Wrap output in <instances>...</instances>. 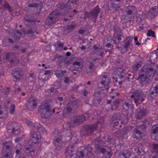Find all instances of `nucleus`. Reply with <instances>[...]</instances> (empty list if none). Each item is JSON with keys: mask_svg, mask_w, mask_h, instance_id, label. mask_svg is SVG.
Here are the masks:
<instances>
[{"mask_svg": "<svg viewBox=\"0 0 158 158\" xmlns=\"http://www.w3.org/2000/svg\"><path fill=\"white\" fill-rule=\"evenodd\" d=\"M31 135L32 139L25 142L24 151L27 156H32L35 154V151H38L41 150L42 138L39 131H31Z\"/></svg>", "mask_w": 158, "mask_h": 158, "instance_id": "1", "label": "nucleus"}, {"mask_svg": "<svg viewBox=\"0 0 158 158\" xmlns=\"http://www.w3.org/2000/svg\"><path fill=\"white\" fill-rule=\"evenodd\" d=\"M108 74L107 73H103L100 76L99 79V83L98 87L99 90L95 92L94 96V101L97 102V103H93L92 106L97 107L100 104L101 101V94L102 93H107L109 88L110 83V79L108 77Z\"/></svg>", "mask_w": 158, "mask_h": 158, "instance_id": "2", "label": "nucleus"}, {"mask_svg": "<svg viewBox=\"0 0 158 158\" xmlns=\"http://www.w3.org/2000/svg\"><path fill=\"white\" fill-rule=\"evenodd\" d=\"M104 138L99 136L94 140L96 149L103 155L104 158H110L112 155L111 147L104 145Z\"/></svg>", "mask_w": 158, "mask_h": 158, "instance_id": "3", "label": "nucleus"}, {"mask_svg": "<svg viewBox=\"0 0 158 158\" xmlns=\"http://www.w3.org/2000/svg\"><path fill=\"white\" fill-rule=\"evenodd\" d=\"M141 71L142 72L139 74L137 80L142 86L146 85L157 73V70L152 68H148L144 71L141 69Z\"/></svg>", "mask_w": 158, "mask_h": 158, "instance_id": "4", "label": "nucleus"}, {"mask_svg": "<svg viewBox=\"0 0 158 158\" xmlns=\"http://www.w3.org/2000/svg\"><path fill=\"white\" fill-rule=\"evenodd\" d=\"M65 142L69 141L71 140L72 143H70L69 146L66 148L65 153L67 156L71 157L73 154V152L74 151L73 147L76 143H78L79 142L78 139L77 137L72 136V132L69 130H67V132L65 136Z\"/></svg>", "mask_w": 158, "mask_h": 158, "instance_id": "5", "label": "nucleus"}, {"mask_svg": "<svg viewBox=\"0 0 158 158\" xmlns=\"http://www.w3.org/2000/svg\"><path fill=\"white\" fill-rule=\"evenodd\" d=\"M104 122V118L102 117L94 125H86L84 126L81 131V135H89L93 133L99 127H102Z\"/></svg>", "mask_w": 158, "mask_h": 158, "instance_id": "6", "label": "nucleus"}, {"mask_svg": "<svg viewBox=\"0 0 158 158\" xmlns=\"http://www.w3.org/2000/svg\"><path fill=\"white\" fill-rule=\"evenodd\" d=\"M128 122V119L127 118H125L124 121H121V124L119 125V127L120 128L123 127V129L122 130L119 129L114 134V135L116 136L119 140L118 145L120 147L123 146V139L124 138V136L127 133L128 131L127 128L126 127Z\"/></svg>", "mask_w": 158, "mask_h": 158, "instance_id": "7", "label": "nucleus"}, {"mask_svg": "<svg viewBox=\"0 0 158 158\" xmlns=\"http://www.w3.org/2000/svg\"><path fill=\"white\" fill-rule=\"evenodd\" d=\"M51 107L48 101H44L38 107V112L42 117L48 118L51 115Z\"/></svg>", "mask_w": 158, "mask_h": 158, "instance_id": "8", "label": "nucleus"}, {"mask_svg": "<svg viewBox=\"0 0 158 158\" xmlns=\"http://www.w3.org/2000/svg\"><path fill=\"white\" fill-rule=\"evenodd\" d=\"M80 105V102L77 101H72L66 104L63 110V115L64 117L69 118L72 114L74 112Z\"/></svg>", "mask_w": 158, "mask_h": 158, "instance_id": "9", "label": "nucleus"}, {"mask_svg": "<svg viewBox=\"0 0 158 158\" xmlns=\"http://www.w3.org/2000/svg\"><path fill=\"white\" fill-rule=\"evenodd\" d=\"M10 32L11 33V36H10L12 38H8L7 37H5L2 41V45L5 47L9 45L10 43H13L15 41L19 40L22 36V33L18 30H14L13 29L10 30Z\"/></svg>", "mask_w": 158, "mask_h": 158, "instance_id": "10", "label": "nucleus"}, {"mask_svg": "<svg viewBox=\"0 0 158 158\" xmlns=\"http://www.w3.org/2000/svg\"><path fill=\"white\" fill-rule=\"evenodd\" d=\"M86 117L84 114L79 115L72 117L71 121L66 123V126L68 128L78 126L85 120Z\"/></svg>", "mask_w": 158, "mask_h": 158, "instance_id": "11", "label": "nucleus"}, {"mask_svg": "<svg viewBox=\"0 0 158 158\" xmlns=\"http://www.w3.org/2000/svg\"><path fill=\"white\" fill-rule=\"evenodd\" d=\"M7 130L8 133L17 135L20 131L21 126L19 123L10 122L7 125Z\"/></svg>", "mask_w": 158, "mask_h": 158, "instance_id": "12", "label": "nucleus"}, {"mask_svg": "<svg viewBox=\"0 0 158 158\" xmlns=\"http://www.w3.org/2000/svg\"><path fill=\"white\" fill-rule=\"evenodd\" d=\"M60 10L61 11H59L58 10H56L52 12L50 14L48 15L46 21V23L47 24L51 25L53 23H55L58 20V16L60 14V12L63 13V15H65L62 11Z\"/></svg>", "mask_w": 158, "mask_h": 158, "instance_id": "13", "label": "nucleus"}, {"mask_svg": "<svg viewBox=\"0 0 158 158\" xmlns=\"http://www.w3.org/2000/svg\"><path fill=\"white\" fill-rule=\"evenodd\" d=\"M1 50L0 49V51ZM4 56L2 59L0 56V61L3 60L4 62H10L11 65L15 64L19 62V60L16 57H14L15 54L13 52L9 53L4 52Z\"/></svg>", "mask_w": 158, "mask_h": 158, "instance_id": "14", "label": "nucleus"}, {"mask_svg": "<svg viewBox=\"0 0 158 158\" xmlns=\"http://www.w3.org/2000/svg\"><path fill=\"white\" fill-rule=\"evenodd\" d=\"M77 0H70L68 1L66 4L60 3L59 6V10L62 11L64 14L67 13L70 9L72 8L73 5L77 4Z\"/></svg>", "mask_w": 158, "mask_h": 158, "instance_id": "15", "label": "nucleus"}, {"mask_svg": "<svg viewBox=\"0 0 158 158\" xmlns=\"http://www.w3.org/2000/svg\"><path fill=\"white\" fill-rule=\"evenodd\" d=\"M126 15L129 18L130 21L133 20L136 16L137 13V8L133 6H128L125 8Z\"/></svg>", "mask_w": 158, "mask_h": 158, "instance_id": "16", "label": "nucleus"}, {"mask_svg": "<svg viewBox=\"0 0 158 158\" xmlns=\"http://www.w3.org/2000/svg\"><path fill=\"white\" fill-rule=\"evenodd\" d=\"M132 39L133 37L129 36L126 38L123 41V43L120 49L122 53L125 54L129 50Z\"/></svg>", "mask_w": 158, "mask_h": 158, "instance_id": "17", "label": "nucleus"}, {"mask_svg": "<svg viewBox=\"0 0 158 158\" xmlns=\"http://www.w3.org/2000/svg\"><path fill=\"white\" fill-rule=\"evenodd\" d=\"M120 101L116 100L112 102L110 100H107V103L105 105V109L106 111H109L110 110H115L118 108L120 104Z\"/></svg>", "mask_w": 158, "mask_h": 158, "instance_id": "18", "label": "nucleus"}, {"mask_svg": "<svg viewBox=\"0 0 158 158\" xmlns=\"http://www.w3.org/2000/svg\"><path fill=\"white\" fill-rule=\"evenodd\" d=\"M131 97L135 100L134 102L135 104H140L144 100V97L142 93L137 90L133 92L131 95Z\"/></svg>", "mask_w": 158, "mask_h": 158, "instance_id": "19", "label": "nucleus"}, {"mask_svg": "<svg viewBox=\"0 0 158 158\" xmlns=\"http://www.w3.org/2000/svg\"><path fill=\"white\" fill-rule=\"evenodd\" d=\"M92 53L94 55H96L98 59H101L104 53L102 47L99 44H94L93 46Z\"/></svg>", "mask_w": 158, "mask_h": 158, "instance_id": "20", "label": "nucleus"}, {"mask_svg": "<svg viewBox=\"0 0 158 158\" xmlns=\"http://www.w3.org/2000/svg\"><path fill=\"white\" fill-rule=\"evenodd\" d=\"M123 104V108L127 112L131 114L133 113L134 108L132 102L130 100L122 101Z\"/></svg>", "mask_w": 158, "mask_h": 158, "instance_id": "21", "label": "nucleus"}, {"mask_svg": "<svg viewBox=\"0 0 158 158\" xmlns=\"http://www.w3.org/2000/svg\"><path fill=\"white\" fill-rule=\"evenodd\" d=\"M147 15L151 19L155 18L158 15V6L156 5L150 7Z\"/></svg>", "mask_w": 158, "mask_h": 158, "instance_id": "22", "label": "nucleus"}, {"mask_svg": "<svg viewBox=\"0 0 158 158\" xmlns=\"http://www.w3.org/2000/svg\"><path fill=\"white\" fill-rule=\"evenodd\" d=\"M64 134V132L63 133H60L59 132L58 133V135L59 136L60 135V138H56L55 140L53 141V143H54L56 151H60L62 148L63 146L64 143L62 142V139L64 138L63 136H62L61 134Z\"/></svg>", "mask_w": 158, "mask_h": 158, "instance_id": "23", "label": "nucleus"}, {"mask_svg": "<svg viewBox=\"0 0 158 158\" xmlns=\"http://www.w3.org/2000/svg\"><path fill=\"white\" fill-rule=\"evenodd\" d=\"M37 106V99L33 97H30L27 103V108L29 110L31 111L35 109Z\"/></svg>", "mask_w": 158, "mask_h": 158, "instance_id": "24", "label": "nucleus"}, {"mask_svg": "<svg viewBox=\"0 0 158 158\" xmlns=\"http://www.w3.org/2000/svg\"><path fill=\"white\" fill-rule=\"evenodd\" d=\"M144 127H145V126L143 125H142L136 127L133 131L132 135V137L136 139L141 138L142 136V133L139 130V129Z\"/></svg>", "mask_w": 158, "mask_h": 158, "instance_id": "25", "label": "nucleus"}, {"mask_svg": "<svg viewBox=\"0 0 158 158\" xmlns=\"http://www.w3.org/2000/svg\"><path fill=\"white\" fill-rule=\"evenodd\" d=\"M124 70L123 68L120 67H117L114 71L113 74L114 76L113 77H114L118 79V78L120 79L123 77Z\"/></svg>", "mask_w": 158, "mask_h": 158, "instance_id": "26", "label": "nucleus"}, {"mask_svg": "<svg viewBox=\"0 0 158 158\" xmlns=\"http://www.w3.org/2000/svg\"><path fill=\"white\" fill-rule=\"evenodd\" d=\"M152 131L151 138L154 140L158 141V124L153 125L152 127Z\"/></svg>", "mask_w": 158, "mask_h": 158, "instance_id": "27", "label": "nucleus"}, {"mask_svg": "<svg viewBox=\"0 0 158 158\" xmlns=\"http://www.w3.org/2000/svg\"><path fill=\"white\" fill-rule=\"evenodd\" d=\"M22 72V70L21 69L19 68H15L13 69L11 76L13 79H16V80H19V77L21 76Z\"/></svg>", "mask_w": 158, "mask_h": 158, "instance_id": "28", "label": "nucleus"}, {"mask_svg": "<svg viewBox=\"0 0 158 158\" xmlns=\"http://www.w3.org/2000/svg\"><path fill=\"white\" fill-rule=\"evenodd\" d=\"M158 94V85L154 86L153 84L149 94V97L152 98H154Z\"/></svg>", "mask_w": 158, "mask_h": 158, "instance_id": "29", "label": "nucleus"}, {"mask_svg": "<svg viewBox=\"0 0 158 158\" xmlns=\"http://www.w3.org/2000/svg\"><path fill=\"white\" fill-rule=\"evenodd\" d=\"M33 126L34 129L42 132L43 134H47L46 129L39 123H34Z\"/></svg>", "mask_w": 158, "mask_h": 158, "instance_id": "30", "label": "nucleus"}, {"mask_svg": "<svg viewBox=\"0 0 158 158\" xmlns=\"http://www.w3.org/2000/svg\"><path fill=\"white\" fill-rule=\"evenodd\" d=\"M100 12V9L98 6H96L92 11H90L89 13L93 18L96 20L98 15Z\"/></svg>", "mask_w": 158, "mask_h": 158, "instance_id": "31", "label": "nucleus"}, {"mask_svg": "<svg viewBox=\"0 0 158 158\" xmlns=\"http://www.w3.org/2000/svg\"><path fill=\"white\" fill-rule=\"evenodd\" d=\"M92 148L89 144H88L85 146V152L87 151L88 152L87 154L86 158H94L92 152Z\"/></svg>", "mask_w": 158, "mask_h": 158, "instance_id": "32", "label": "nucleus"}, {"mask_svg": "<svg viewBox=\"0 0 158 158\" xmlns=\"http://www.w3.org/2000/svg\"><path fill=\"white\" fill-rule=\"evenodd\" d=\"M131 156L130 152L127 150H126L119 153L118 158H129Z\"/></svg>", "mask_w": 158, "mask_h": 158, "instance_id": "33", "label": "nucleus"}, {"mask_svg": "<svg viewBox=\"0 0 158 158\" xmlns=\"http://www.w3.org/2000/svg\"><path fill=\"white\" fill-rule=\"evenodd\" d=\"M22 148V145L19 143L17 144L16 147V155L15 158H20L21 156V151Z\"/></svg>", "mask_w": 158, "mask_h": 158, "instance_id": "34", "label": "nucleus"}, {"mask_svg": "<svg viewBox=\"0 0 158 158\" xmlns=\"http://www.w3.org/2000/svg\"><path fill=\"white\" fill-rule=\"evenodd\" d=\"M12 148V142L8 141L5 142L3 144V149L6 148L9 152H11Z\"/></svg>", "mask_w": 158, "mask_h": 158, "instance_id": "35", "label": "nucleus"}, {"mask_svg": "<svg viewBox=\"0 0 158 158\" xmlns=\"http://www.w3.org/2000/svg\"><path fill=\"white\" fill-rule=\"evenodd\" d=\"M85 149L83 151H77V152L76 153V158H83L84 155L85 156H87V153L88 152L87 151L85 152Z\"/></svg>", "mask_w": 158, "mask_h": 158, "instance_id": "36", "label": "nucleus"}, {"mask_svg": "<svg viewBox=\"0 0 158 158\" xmlns=\"http://www.w3.org/2000/svg\"><path fill=\"white\" fill-rule=\"evenodd\" d=\"M27 48L26 47L16 45L13 47V49L14 51L18 52L20 51L23 53L26 52Z\"/></svg>", "mask_w": 158, "mask_h": 158, "instance_id": "37", "label": "nucleus"}, {"mask_svg": "<svg viewBox=\"0 0 158 158\" xmlns=\"http://www.w3.org/2000/svg\"><path fill=\"white\" fill-rule=\"evenodd\" d=\"M56 89L53 87H51L46 91V94L48 96H52L56 92Z\"/></svg>", "mask_w": 158, "mask_h": 158, "instance_id": "38", "label": "nucleus"}, {"mask_svg": "<svg viewBox=\"0 0 158 158\" xmlns=\"http://www.w3.org/2000/svg\"><path fill=\"white\" fill-rule=\"evenodd\" d=\"M66 73V71L65 70H57L55 71V75L58 78H59L63 76Z\"/></svg>", "mask_w": 158, "mask_h": 158, "instance_id": "39", "label": "nucleus"}, {"mask_svg": "<svg viewBox=\"0 0 158 158\" xmlns=\"http://www.w3.org/2000/svg\"><path fill=\"white\" fill-rule=\"evenodd\" d=\"M8 115L7 111L6 110L0 111V118L5 119Z\"/></svg>", "mask_w": 158, "mask_h": 158, "instance_id": "40", "label": "nucleus"}, {"mask_svg": "<svg viewBox=\"0 0 158 158\" xmlns=\"http://www.w3.org/2000/svg\"><path fill=\"white\" fill-rule=\"evenodd\" d=\"M116 141V140L115 138H112L110 136L107 138V141L110 144H112L113 145H114L115 146Z\"/></svg>", "mask_w": 158, "mask_h": 158, "instance_id": "41", "label": "nucleus"}, {"mask_svg": "<svg viewBox=\"0 0 158 158\" xmlns=\"http://www.w3.org/2000/svg\"><path fill=\"white\" fill-rule=\"evenodd\" d=\"M145 114L146 112L145 110H140L137 114V119H140Z\"/></svg>", "mask_w": 158, "mask_h": 158, "instance_id": "42", "label": "nucleus"}, {"mask_svg": "<svg viewBox=\"0 0 158 158\" xmlns=\"http://www.w3.org/2000/svg\"><path fill=\"white\" fill-rule=\"evenodd\" d=\"M118 92L115 90H112L109 95V96L113 99H114L116 96H118Z\"/></svg>", "mask_w": 158, "mask_h": 158, "instance_id": "43", "label": "nucleus"}, {"mask_svg": "<svg viewBox=\"0 0 158 158\" xmlns=\"http://www.w3.org/2000/svg\"><path fill=\"white\" fill-rule=\"evenodd\" d=\"M15 110V104H11L9 108V111L11 115L14 114Z\"/></svg>", "mask_w": 158, "mask_h": 158, "instance_id": "44", "label": "nucleus"}, {"mask_svg": "<svg viewBox=\"0 0 158 158\" xmlns=\"http://www.w3.org/2000/svg\"><path fill=\"white\" fill-rule=\"evenodd\" d=\"M76 24L74 23H73L70 24L68 25L67 27V28L69 32L73 30L76 26Z\"/></svg>", "mask_w": 158, "mask_h": 158, "instance_id": "45", "label": "nucleus"}, {"mask_svg": "<svg viewBox=\"0 0 158 158\" xmlns=\"http://www.w3.org/2000/svg\"><path fill=\"white\" fill-rule=\"evenodd\" d=\"M21 31L23 32V34L25 35L26 34H31V36H33L35 33V31L31 29L29 30L26 32L25 29H23L21 30Z\"/></svg>", "mask_w": 158, "mask_h": 158, "instance_id": "46", "label": "nucleus"}, {"mask_svg": "<svg viewBox=\"0 0 158 158\" xmlns=\"http://www.w3.org/2000/svg\"><path fill=\"white\" fill-rule=\"evenodd\" d=\"M89 69L88 72L91 73L93 72L95 69V67L94 66V64L92 62H90L89 66Z\"/></svg>", "mask_w": 158, "mask_h": 158, "instance_id": "47", "label": "nucleus"}, {"mask_svg": "<svg viewBox=\"0 0 158 158\" xmlns=\"http://www.w3.org/2000/svg\"><path fill=\"white\" fill-rule=\"evenodd\" d=\"M10 92V88L6 87L0 89V92L3 93L5 95H8Z\"/></svg>", "mask_w": 158, "mask_h": 158, "instance_id": "48", "label": "nucleus"}, {"mask_svg": "<svg viewBox=\"0 0 158 158\" xmlns=\"http://www.w3.org/2000/svg\"><path fill=\"white\" fill-rule=\"evenodd\" d=\"M121 34L118 33H115L114 34V37L116 40L120 41L122 40Z\"/></svg>", "mask_w": 158, "mask_h": 158, "instance_id": "49", "label": "nucleus"}, {"mask_svg": "<svg viewBox=\"0 0 158 158\" xmlns=\"http://www.w3.org/2000/svg\"><path fill=\"white\" fill-rule=\"evenodd\" d=\"M3 6L4 8L7 9L9 12H12V8L8 3H5L3 4Z\"/></svg>", "mask_w": 158, "mask_h": 158, "instance_id": "50", "label": "nucleus"}, {"mask_svg": "<svg viewBox=\"0 0 158 158\" xmlns=\"http://www.w3.org/2000/svg\"><path fill=\"white\" fill-rule=\"evenodd\" d=\"M141 65L139 63V62L136 63L133 67V69L135 71H137L141 67Z\"/></svg>", "mask_w": 158, "mask_h": 158, "instance_id": "51", "label": "nucleus"}, {"mask_svg": "<svg viewBox=\"0 0 158 158\" xmlns=\"http://www.w3.org/2000/svg\"><path fill=\"white\" fill-rule=\"evenodd\" d=\"M153 151L158 154V144L154 143L152 144Z\"/></svg>", "mask_w": 158, "mask_h": 158, "instance_id": "52", "label": "nucleus"}, {"mask_svg": "<svg viewBox=\"0 0 158 158\" xmlns=\"http://www.w3.org/2000/svg\"><path fill=\"white\" fill-rule=\"evenodd\" d=\"M64 43L61 42L60 41H57L56 43V48L58 49V48L60 49H62V47L64 45Z\"/></svg>", "mask_w": 158, "mask_h": 158, "instance_id": "53", "label": "nucleus"}, {"mask_svg": "<svg viewBox=\"0 0 158 158\" xmlns=\"http://www.w3.org/2000/svg\"><path fill=\"white\" fill-rule=\"evenodd\" d=\"M40 4L36 3H33L29 4L28 6L30 7H35L36 9H38L40 7Z\"/></svg>", "mask_w": 158, "mask_h": 158, "instance_id": "54", "label": "nucleus"}, {"mask_svg": "<svg viewBox=\"0 0 158 158\" xmlns=\"http://www.w3.org/2000/svg\"><path fill=\"white\" fill-rule=\"evenodd\" d=\"M25 136V135H23L22 136L20 137H18L15 140V142L16 143H18L21 141L23 138H24Z\"/></svg>", "mask_w": 158, "mask_h": 158, "instance_id": "55", "label": "nucleus"}, {"mask_svg": "<svg viewBox=\"0 0 158 158\" xmlns=\"http://www.w3.org/2000/svg\"><path fill=\"white\" fill-rule=\"evenodd\" d=\"M154 32L152 30H149L147 34V36H151L152 37H154Z\"/></svg>", "mask_w": 158, "mask_h": 158, "instance_id": "56", "label": "nucleus"}, {"mask_svg": "<svg viewBox=\"0 0 158 158\" xmlns=\"http://www.w3.org/2000/svg\"><path fill=\"white\" fill-rule=\"evenodd\" d=\"M112 6L115 10H118L120 7L119 5L114 3H113Z\"/></svg>", "mask_w": 158, "mask_h": 158, "instance_id": "57", "label": "nucleus"}, {"mask_svg": "<svg viewBox=\"0 0 158 158\" xmlns=\"http://www.w3.org/2000/svg\"><path fill=\"white\" fill-rule=\"evenodd\" d=\"M2 158H10V156L9 154L8 153H6L5 154L2 153Z\"/></svg>", "mask_w": 158, "mask_h": 158, "instance_id": "58", "label": "nucleus"}, {"mask_svg": "<svg viewBox=\"0 0 158 158\" xmlns=\"http://www.w3.org/2000/svg\"><path fill=\"white\" fill-rule=\"evenodd\" d=\"M64 82L66 84H69L70 83H71L72 81L69 80L68 77H66L64 80Z\"/></svg>", "mask_w": 158, "mask_h": 158, "instance_id": "59", "label": "nucleus"}, {"mask_svg": "<svg viewBox=\"0 0 158 158\" xmlns=\"http://www.w3.org/2000/svg\"><path fill=\"white\" fill-rule=\"evenodd\" d=\"M114 123L113 126L116 128L119 129L118 127V124H119V123L118 121H116L114 122H113Z\"/></svg>", "mask_w": 158, "mask_h": 158, "instance_id": "60", "label": "nucleus"}, {"mask_svg": "<svg viewBox=\"0 0 158 158\" xmlns=\"http://www.w3.org/2000/svg\"><path fill=\"white\" fill-rule=\"evenodd\" d=\"M82 93L83 94V95L85 96H86L88 93V92L85 89L82 90Z\"/></svg>", "mask_w": 158, "mask_h": 158, "instance_id": "61", "label": "nucleus"}, {"mask_svg": "<svg viewBox=\"0 0 158 158\" xmlns=\"http://www.w3.org/2000/svg\"><path fill=\"white\" fill-rule=\"evenodd\" d=\"M51 72L50 70H46L44 71V75H49L50 74Z\"/></svg>", "mask_w": 158, "mask_h": 158, "instance_id": "62", "label": "nucleus"}, {"mask_svg": "<svg viewBox=\"0 0 158 158\" xmlns=\"http://www.w3.org/2000/svg\"><path fill=\"white\" fill-rule=\"evenodd\" d=\"M85 31V30L83 29H80L78 31V33L81 34H83L84 32Z\"/></svg>", "mask_w": 158, "mask_h": 158, "instance_id": "63", "label": "nucleus"}, {"mask_svg": "<svg viewBox=\"0 0 158 158\" xmlns=\"http://www.w3.org/2000/svg\"><path fill=\"white\" fill-rule=\"evenodd\" d=\"M73 64L74 65L80 66L81 65V63L80 62L75 61L73 63Z\"/></svg>", "mask_w": 158, "mask_h": 158, "instance_id": "64", "label": "nucleus"}]
</instances>
